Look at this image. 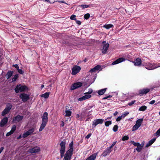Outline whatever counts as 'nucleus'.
I'll return each instance as SVG.
<instances>
[{
	"label": "nucleus",
	"instance_id": "nucleus-51",
	"mask_svg": "<svg viewBox=\"0 0 160 160\" xmlns=\"http://www.w3.org/2000/svg\"><path fill=\"white\" fill-rule=\"evenodd\" d=\"M13 133L11 131L8 132L7 134H6V136H10V135H11Z\"/></svg>",
	"mask_w": 160,
	"mask_h": 160
},
{
	"label": "nucleus",
	"instance_id": "nucleus-46",
	"mask_svg": "<svg viewBox=\"0 0 160 160\" xmlns=\"http://www.w3.org/2000/svg\"><path fill=\"white\" fill-rule=\"evenodd\" d=\"M92 90L91 88H89L88 90V91L86 93L88 94H91L92 93Z\"/></svg>",
	"mask_w": 160,
	"mask_h": 160
},
{
	"label": "nucleus",
	"instance_id": "nucleus-49",
	"mask_svg": "<svg viewBox=\"0 0 160 160\" xmlns=\"http://www.w3.org/2000/svg\"><path fill=\"white\" fill-rule=\"evenodd\" d=\"M116 142H113L112 145H111V146L109 147V148L111 149L114 146V145L116 144Z\"/></svg>",
	"mask_w": 160,
	"mask_h": 160
},
{
	"label": "nucleus",
	"instance_id": "nucleus-45",
	"mask_svg": "<svg viewBox=\"0 0 160 160\" xmlns=\"http://www.w3.org/2000/svg\"><path fill=\"white\" fill-rule=\"evenodd\" d=\"M135 102H136L135 100H134L133 101H132L131 102H129L128 103V105L129 106H131L132 105L134 104Z\"/></svg>",
	"mask_w": 160,
	"mask_h": 160
},
{
	"label": "nucleus",
	"instance_id": "nucleus-13",
	"mask_svg": "<svg viewBox=\"0 0 160 160\" xmlns=\"http://www.w3.org/2000/svg\"><path fill=\"white\" fill-rule=\"evenodd\" d=\"M20 97L23 102L27 101L29 98V95L25 93L21 94L20 95Z\"/></svg>",
	"mask_w": 160,
	"mask_h": 160
},
{
	"label": "nucleus",
	"instance_id": "nucleus-32",
	"mask_svg": "<svg viewBox=\"0 0 160 160\" xmlns=\"http://www.w3.org/2000/svg\"><path fill=\"white\" fill-rule=\"evenodd\" d=\"M103 27L108 29L113 27V25L111 24H105L103 26Z\"/></svg>",
	"mask_w": 160,
	"mask_h": 160
},
{
	"label": "nucleus",
	"instance_id": "nucleus-27",
	"mask_svg": "<svg viewBox=\"0 0 160 160\" xmlns=\"http://www.w3.org/2000/svg\"><path fill=\"white\" fill-rule=\"evenodd\" d=\"M73 142H71V143L69 144V149L68 151H68L72 152H73Z\"/></svg>",
	"mask_w": 160,
	"mask_h": 160
},
{
	"label": "nucleus",
	"instance_id": "nucleus-6",
	"mask_svg": "<svg viewBox=\"0 0 160 160\" xmlns=\"http://www.w3.org/2000/svg\"><path fill=\"white\" fill-rule=\"evenodd\" d=\"M104 120L102 119H97L94 120L92 121V128H94L96 127L97 125L98 124H102Z\"/></svg>",
	"mask_w": 160,
	"mask_h": 160
},
{
	"label": "nucleus",
	"instance_id": "nucleus-61",
	"mask_svg": "<svg viewBox=\"0 0 160 160\" xmlns=\"http://www.w3.org/2000/svg\"><path fill=\"white\" fill-rule=\"evenodd\" d=\"M112 118V117H110L107 118L106 119H105V120H107L108 119H110Z\"/></svg>",
	"mask_w": 160,
	"mask_h": 160
},
{
	"label": "nucleus",
	"instance_id": "nucleus-40",
	"mask_svg": "<svg viewBox=\"0 0 160 160\" xmlns=\"http://www.w3.org/2000/svg\"><path fill=\"white\" fill-rule=\"evenodd\" d=\"M16 129V126L15 125H13L11 129V130L13 133L15 131Z\"/></svg>",
	"mask_w": 160,
	"mask_h": 160
},
{
	"label": "nucleus",
	"instance_id": "nucleus-44",
	"mask_svg": "<svg viewBox=\"0 0 160 160\" xmlns=\"http://www.w3.org/2000/svg\"><path fill=\"white\" fill-rule=\"evenodd\" d=\"M156 140V138H153L151 139L150 141L148 142L151 145H152L153 143Z\"/></svg>",
	"mask_w": 160,
	"mask_h": 160
},
{
	"label": "nucleus",
	"instance_id": "nucleus-55",
	"mask_svg": "<svg viewBox=\"0 0 160 160\" xmlns=\"http://www.w3.org/2000/svg\"><path fill=\"white\" fill-rule=\"evenodd\" d=\"M75 21L76 23L77 24H78L79 25H80L81 24V22L80 21L77 20V19Z\"/></svg>",
	"mask_w": 160,
	"mask_h": 160
},
{
	"label": "nucleus",
	"instance_id": "nucleus-20",
	"mask_svg": "<svg viewBox=\"0 0 160 160\" xmlns=\"http://www.w3.org/2000/svg\"><path fill=\"white\" fill-rule=\"evenodd\" d=\"M133 62L135 65L140 66L142 63L141 59L140 58H138Z\"/></svg>",
	"mask_w": 160,
	"mask_h": 160
},
{
	"label": "nucleus",
	"instance_id": "nucleus-23",
	"mask_svg": "<svg viewBox=\"0 0 160 160\" xmlns=\"http://www.w3.org/2000/svg\"><path fill=\"white\" fill-rule=\"evenodd\" d=\"M130 99L128 95L123 94L121 99L122 102H124L125 101L129 100Z\"/></svg>",
	"mask_w": 160,
	"mask_h": 160
},
{
	"label": "nucleus",
	"instance_id": "nucleus-18",
	"mask_svg": "<svg viewBox=\"0 0 160 160\" xmlns=\"http://www.w3.org/2000/svg\"><path fill=\"white\" fill-rule=\"evenodd\" d=\"M40 150L39 147H36L29 150V152L31 153H36L38 152Z\"/></svg>",
	"mask_w": 160,
	"mask_h": 160
},
{
	"label": "nucleus",
	"instance_id": "nucleus-36",
	"mask_svg": "<svg viewBox=\"0 0 160 160\" xmlns=\"http://www.w3.org/2000/svg\"><path fill=\"white\" fill-rule=\"evenodd\" d=\"M18 77V74H16L15 75H14V77L12 79V82H14L15 81Z\"/></svg>",
	"mask_w": 160,
	"mask_h": 160
},
{
	"label": "nucleus",
	"instance_id": "nucleus-31",
	"mask_svg": "<svg viewBox=\"0 0 160 160\" xmlns=\"http://www.w3.org/2000/svg\"><path fill=\"white\" fill-rule=\"evenodd\" d=\"M50 94L49 92H46L43 94H42L41 95V96L42 97H43L45 98H48Z\"/></svg>",
	"mask_w": 160,
	"mask_h": 160
},
{
	"label": "nucleus",
	"instance_id": "nucleus-52",
	"mask_svg": "<svg viewBox=\"0 0 160 160\" xmlns=\"http://www.w3.org/2000/svg\"><path fill=\"white\" fill-rule=\"evenodd\" d=\"M12 66L16 68L17 69H18L19 68V66L18 64H13L12 65Z\"/></svg>",
	"mask_w": 160,
	"mask_h": 160
},
{
	"label": "nucleus",
	"instance_id": "nucleus-62",
	"mask_svg": "<svg viewBox=\"0 0 160 160\" xmlns=\"http://www.w3.org/2000/svg\"><path fill=\"white\" fill-rule=\"evenodd\" d=\"M21 138V135H20L18 137H17V139H19Z\"/></svg>",
	"mask_w": 160,
	"mask_h": 160
},
{
	"label": "nucleus",
	"instance_id": "nucleus-48",
	"mask_svg": "<svg viewBox=\"0 0 160 160\" xmlns=\"http://www.w3.org/2000/svg\"><path fill=\"white\" fill-rule=\"evenodd\" d=\"M18 72L21 74H23L24 72L22 71V69H19V68L17 69Z\"/></svg>",
	"mask_w": 160,
	"mask_h": 160
},
{
	"label": "nucleus",
	"instance_id": "nucleus-22",
	"mask_svg": "<svg viewBox=\"0 0 160 160\" xmlns=\"http://www.w3.org/2000/svg\"><path fill=\"white\" fill-rule=\"evenodd\" d=\"M8 121V118L7 117L4 118L1 120L0 123L1 127H3L6 124Z\"/></svg>",
	"mask_w": 160,
	"mask_h": 160
},
{
	"label": "nucleus",
	"instance_id": "nucleus-64",
	"mask_svg": "<svg viewBox=\"0 0 160 160\" xmlns=\"http://www.w3.org/2000/svg\"><path fill=\"white\" fill-rule=\"evenodd\" d=\"M44 87V85L42 84L41 86V89H42Z\"/></svg>",
	"mask_w": 160,
	"mask_h": 160
},
{
	"label": "nucleus",
	"instance_id": "nucleus-58",
	"mask_svg": "<svg viewBox=\"0 0 160 160\" xmlns=\"http://www.w3.org/2000/svg\"><path fill=\"white\" fill-rule=\"evenodd\" d=\"M151 145L149 142L146 144V147L147 148L149 147Z\"/></svg>",
	"mask_w": 160,
	"mask_h": 160
},
{
	"label": "nucleus",
	"instance_id": "nucleus-57",
	"mask_svg": "<svg viewBox=\"0 0 160 160\" xmlns=\"http://www.w3.org/2000/svg\"><path fill=\"white\" fill-rule=\"evenodd\" d=\"M64 125V123L63 121H62L61 124L60 126L61 127H63Z\"/></svg>",
	"mask_w": 160,
	"mask_h": 160
},
{
	"label": "nucleus",
	"instance_id": "nucleus-56",
	"mask_svg": "<svg viewBox=\"0 0 160 160\" xmlns=\"http://www.w3.org/2000/svg\"><path fill=\"white\" fill-rule=\"evenodd\" d=\"M96 71V70H95L94 68L91 69L90 71H89V72H95Z\"/></svg>",
	"mask_w": 160,
	"mask_h": 160
},
{
	"label": "nucleus",
	"instance_id": "nucleus-24",
	"mask_svg": "<svg viewBox=\"0 0 160 160\" xmlns=\"http://www.w3.org/2000/svg\"><path fill=\"white\" fill-rule=\"evenodd\" d=\"M97 154V153H95L87 158L86 160H95Z\"/></svg>",
	"mask_w": 160,
	"mask_h": 160
},
{
	"label": "nucleus",
	"instance_id": "nucleus-9",
	"mask_svg": "<svg viewBox=\"0 0 160 160\" xmlns=\"http://www.w3.org/2000/svg\"><path fill=\"white\" fill-rule=\"evenodd\" d=\"M130 142L133 144L134 146H137L136 150L138 152H140L142 150L143 147L138 142H135L133 141H131Z\"/></svg>",
	"mask_w": 160,
	"mask_h": 160
},
{
	"label": "nucleus",
	"instance_id": "nucleus-21",
	"mask_svg": "<svg viewBox=\"0 0 160 160\" xmlns=\"http://www.w3.org/2000/svg\"><path fill=\"white\" fill-rule=\"evenodd\" d=\"M150 91V89L148 88H144L141 90H140L139 91V94H146Z\"/></svg>",
	"mask_w": 160,
	"mask_h": 160
},
{
	"label": "nucleus",
	"instance_id": "nucleus-2",
	"mask_svg": "<svg viewBox=\"0 0 160 160\" xmlns=\"http://www.w3.org/2000/svg\"><path fill=\"white\" fill-rule=\"evenodd\" d=\"M145 68L149 70H153L160 67V63L156 64L150 62L145 63L143 64Z\"/></svg>",
	"mask_w": 160,
	"mask_h": 160
},
{
	"label": "nucleus",
	"instance_id": "nucleus-37",
	"mask_svg": "<svg viewBox=\"0 0 160 160\" xmlns=\"http://www.w3.org/2000/svg\"><path fill=\"white\" fill-rule=\"evenodd\" d=\"M118 126L117 125H115L113 128V130L114 132H116L118 130Z\"/></svg>",
	"mask_w": 160,
	"mask_h": 160
},
{
	"label": "nucleus",
	"instance_id": "nucleus-60",
	"mask_svg": "<svg viewBox=\"0 0 160 160\" xmlns=\"http://www.w3.org/2000/svg\"><path fill=\"white\" fill-rule=\"evenodd\" d=\"M118 113V112L117 111H116L115 113H114L113 115L114 116H115L116 115H117Z\"/></svg>",
	"mask_w": 160,
	"mask_h": 160
},
{
	"label": "nucleus",
	"instance_id": "nucleus-39",
	"mask_svg": "<svg viewBox=\"0 0 160 160\" xmlns=\"http://www.w3.org/2000/svg\"><path fill=\"white\" fill-rule=\"evenodd\" d=\"M90 17V14L89 13H87L84 15V18L85 19H88Z\"/></svg>",
	"mask_w": 160,
	"mask_h": 160
},
{
	"label": "nucleus",
	"instance_id": "nucleus-5",
	"mask_svg": "<svg viewBox=\"0 0 160 160\" xmlns=\"http://www.w3.org/2000/svg\"><path fill=\"white\" fill-rule=\"evenodd\" d=\"M143 121V119L140 118L138 119L132 128V131H134L137 130L141 126Z\"/></svg>",
	"mask_w": 160,
	"mask_h": 160
},
{
	"label": "nucleus",
	"instance_id": "nucleus-50",
	"mask_svg": "<svg viewBox=\"0 0 160 160\" xmlns=\"http://www.w3.org/2000/svg\"><path fill=\"white\" fill-rule=\"evenodd\" d=\"M80 115L78 114H77L76 115V118H77L79 120L81 121L82 120V118L81 117L80 118Z\"/></svg>",
	"mask_w": 160,
	"mask_h": 160
},
{
	"label": "nucleus",
	"instance_id": "nucleus-41",
	"mask_svg": "<svg viewBox=\"0 0 160 160\" xmlns=\"http://www.w3.org/2000/svg\"><path fill=\"white\" fill-rule=\"evenodd\" d=\"M154 135L158 136L160 135V128L154 133Z\"/></svg>",
	"mask_w": 160,
	"mask_h": 160
},
{
	"label": "nucleus",
	"instance_id": "nucleus-34",
	"mask_svg": "<svg viewBox=\"0 0 160 160\" xmlns=\"http://www.w3.org/2000/svg\"><path fill=\"white\" fill-rule=\"evenodd\" d=\"M112 123L111 121H107L105 122V125L106 127H108Z\"/></svg>",
	"mask_w": 160,
	"mask_h": 160
},
{
	"label": "nucleus",
	"instance_id": "nucleus-54",
	"mask_svg": "<svg viewBox=\"0 0 160 160\" xmlns=\"http://www.w3.org/2000/svg\"><path fill=\"white\" fill-rule=\"evenodd\" d=\"M91 135H92V134L91 133H90L88 134L86 137V138L87 139L91 137Z\"/></svg>",
	"mask_w": 160,
	"mask_h": 160
},
{
	"label": "nucleus",
	"instance_id": "nucleus-47",
	"mask_svg": "<svg viewBox=\"0 0 160 160\" xmlns=\"http://www.w3.org/2000/svg\"><path fill=\"white\" fill-rule=\"evenodd\" d=\"M122 118H123L121 117V116H119L116 119V121L117 122L119 121L122 119Z\"/></svg>",
	"mask_w": 160,
	"mask_h": 160
},
{
	"label": "nucleus",
	"instance_id": "nucleus-8",
	"mask_svg": "<svg viewBox=\"0 0 160 160\" xmlns=\"http://www.w3.org/2000/svg\"><path fill=\"white\" fill-rule=\"evenodd\" d=\"M35 131V128H32L28 129V131L25 132H24L22 135L23 138H25L29 135H31L33 134V133Z\"/></svg>",
	"mask_w": 160,
	"mask_h": 160
},
{
	"label": "nucleus",
	"instance_id": "nucleus-16",
	"mask_svg": "<svg viewBox=\"0 0 160 160\" xmlns=\"http://www.w3.org/2000/svg\"><path fill=\"white\" fill-rule=\"evenodd\" d=\"M23 118V116L18 115L13 118L12 122H18L21 121Z\"/></svg>",
	"mask_w": 160,
	"mask_h": 160
},
{
	"label": "nucleus",
	"instance_id": "nucleus-14",
	"mask_svg": "<svg viewBox=\"0 0 160 160\" xmlns=\"http://www.w3.org/2000/svg\"><path fill=\"white\" fill-rule=\"evenodd\" d=\"M84 94L85 95L78 99L79 101H82L85 99H89L91 97V95L90 94H88L86 92L84 93Z\"/></svg>",
	"mask_w": 160,
	"mask_h": 160
},
{
	"label": "nucleus",
	"instance_id": "nucleus-29",
	"mask_svg": "<svg viewBox=\"0 0 160 160\" xmlns=\"http://www.w3.org/2000/svg\"><path fill=\"white\" fill-rule=\"evenodd\" d=\"M13 72L11 71H8L6 75L7 79L9 78L12 75Z\"/></svg>",
	"mask_w": 160,
	"mask_h": 160
},
{
	"label": "nucleus",
	"instance_id": "nucleus-59",
	"mask_svg": "<svg viewBox=\"0 0 160 160\" xmlns=\"http://www.w3.org/2000/svg\"><path fill=\"white\" fill-rule=\"evenodd\" d=\"M144 143H145V142L144 141H143L142 142L141 144H140L141 145V146L143 147V146H144Z\"/></svg>",
	"mask_w": 160,
	"mask_h": 160
},
{
	"label": "nucleus",
	"instance_id": "nucleus-28",
	"mask_svg": "<svg viewBox=\"0 0 160 160\" xmlns=\"http://www.w3.org/2000/svg\"><path fill=\"white\" fill-rule=\"evenodd\" d=\"M89 6V5L86 4H82L79 5L77 6V9H78V8H81L82 9H84L88 8Z\"/></svg>",
	"mask_w": 160,
	"mask_h": 160
},
{
	"label": "nucleus",
	"instance_id": "nucleus-12",
	"mask_svg": "<svg viewBox=\"0 0 160 160\" xmlns=\"http://www.w3.org/2000/svg\"><path fill=\"white\" fill-rule=\"evenodd\" d=\"M82 85V83L80 82H78L73 84L71 87V90L75 89L81 87Z\"/></svg>",
	"mask_w": 160,
	"mask_h": 160
},
{
	"label": "nucleus",
	"instance_id": "nucleus-15",
	"mask_svg": "<svg viewBox=\"0 0 160 160\" xmlns=\"http://www.w3.org/2000/svg\"><path fill=\"white\" fill-rule=\"evenodd\" d=\"M109 46V44L108 43H107L103 45V48L102 49V52L103 53L105 54L106 53L107 50L108 49Z\"/></svg>",
	"mask_w": 160,
	"mask_h": 160
},
{
	"label": "nucleus",
	"instance_id": "nucleus-17",
	"mask_svg": "<svg viewBox=\"0 0 160 160\" xmlns=\"http://www.w3.org/2000/svg\"><path fill=\"white\" fill-rule=\"evenodd\" d=\"M112 151V150L108 147L103 152L102 155L103 157H105L108 154L110 153Z\"/></svg>",
	"mask_w": 160,
	"mask_h": 160
},
{
	"label": "nucleus",
	"instance_id": "nucleus-1",
	"mask_svg": "<svg viewBox=\"0 0 160 160\" xmlns=\"http://www.w3.org/2000/svg\"><path fill=\"white\" fill-rule=\"evenodd\" d=\"M42 119V123L39 129V131H42L45 128L48 122V113L45 112L41 117Z\"/></svg>",
	"mask_w": 160,
	"mask_h": 160
},
{
	"label": "nucleus",
	"instance_id": "nucleus-42",
	"mask_svg": "<svg viewBox=\"0 0 160 160\" xmlns=\"http://www.w3.org/2000/svg\"><path fill=\"white\" fill-rule=\"evenodd\" d=\"M129 137L127 136H123L122 139V141H125V140H128L129 139Z\"/></svg>",
	"mask_w": 160,
	"mask_h": 160
},
{
	"label": "nucleus",
	"instance_id": "nucleus-43",
	"mask_svg": "<svg viewBox=\"0 0 160 160\" xmlns=\"http://www.w3.org/2000/svg\"><path fill=\"white\" fill-rule=\"evenodd\" d=\"M76 16L75 15H72L70 17V19L72 20H76Z\"/></svg>",
	"mask_w": 160,
	"mask_h": 160
},
{
	"label": "nucleus",
	"instance_id": "nucleus-4",
	"mask_svg": "<svg viewBox=\"0 0 160 160\" xmlns=\"http://www.w3.org/2000/svg\"><path fill=\"white\" fill-rule=\"evenodd\" d=\"M65 144L66 143L63 141H61L60 143V156L61 158L64 156V155L65 151Z\"/></svg>",
	"mask_w": 160,
	"mask_h": 160
},
{
	"label": "nucleus",
	"instance_id": "nucleus-3",
	"mask_svg": "<svg viewBox=\"0 0 160 160\" xmlns=\"http://www.w3.org/2000/svg\"><path fill=\"white\" fill-rule=\"evenodd\" d=\"M28 89L27 87L24 85H22L21 84L18 85L15 89V91L16 93L19 92H23Z\"/></svg>",
	"mask_w": 160,
	"mask_h": 160
},
{
	"label": "nucleus",
	"instance_id": "nucleus-10",
	"mask_svg": "<svg viewBox=\"0 0 160 160\" xmlns=\"http://www.w3.org/2000/svg\"><path fill=\"white\" fill-rule=\"evenodd\" d=\"M81 69V68L79 66L77 65L74 66L72 69V75H76L80 71Z\"/></svg>",
	"mask_w": 160,
	"mask_h": 160
},
{
	"label": "nucleus",
	"instance_id": "nucleus-53",
	"mask_svg": "<svg viewBox=\"0 0 160 160\" xmlns=\"http://www.w3.org/2000/svg\"><path fill=\"white\" fill-rule=\"evenodd\" d=\"M155 102V101L154 100H152V101H151L150 102H148V103L150 104H154Z\"/></svg>",
	"mask_w": 160,
	"mask_h": 160
},
{
	"label": "nucleus",
	"instance_id": "nucleus-38",
	"mask_svg": "<svg viewBox=\"0 0 160 160\" xmlns=\"http://www.w3.org/2000/svg\"><path fill=\"white\" fill-rule=\"evenodd\" d=\"M129 114V112H125L121 115V117L123 118H124L126 116H127Z\"/></svg>",
	"mask_w": 160,
	"mask_h": 160
},
{
	"label": "nucleus",
	"instance_id": "nucleus-19",
	"mask_svg": "<svg viewBox=\"0 0 160 160\" xmlns=\"http://www.w3.org/2000/svg\"><path fill=\"white\" fill-rule=\"evenodd\" d=\"M125 60V59L123 58H119L115 61H114L112 64V65H114L118 64L119 63Z\"/></svg>",
	"mask_w": 160,
	"mask_h": 160
},
{
	"label": "nucleus",
	"instance_id": "nucleus-25",
	"mask_svg": "<svg viewBox=\"0 0 160 160\" xmlns=\"http://www.w3.org/2000/svg\"><path fill=\"white\" fill-rule=\"evenodd\" d=\"M97 154V153H95L87 158L86 160H95Z\"/></svg>",
	"mask_w": 160,
	"mask_h": 160
},
{
	"label": "nucleus",
	"instance_id": "nucleus-26",
	"mask_svg": "<svg viewBox=\"0 0 160 160\" xmlns=\"http://www.w3.org/2000/svg\"><path fill=\"white\" fill-rule=\"evenodd\" d=\"M107 88L102 89L100 90H98L97 91L98 93L100 95H101L103 94L106 92Z\"/></svg>",
	"mask_w": 160,
	"mask_h": 160
},
{
	"label": "nucleus",
	"instance_id": "nucleus-11",
	"mask_svg": "<svg viewBox=\"0 0 160 160\" xmlns=\"http://www.w3.org/2000/svg\"><path fill=\"white\" fill-rule=\"evenodd\" d=\"M72 155V152L67 151L64 157L63 160H70Z\"/></svg>",
	"mask_w": 160,
	"mask_h": 160
},
{
	"label": "nucleus",
	"instance_id": "nucleus-30",
	"mask_svg": "<svg viewBox=\"0 0 160 160\" xmlns=\"http://www.w3.org/2000/svg\"><path fill=\"white\" fill-rule=\"evenodd\" d=\"M65 116L70 117L71 116L72 114L71 111L70 110H66L65 111Z\"/></svg>",
	"mask_w": 160,
	"mask_h": 160
},
{
	"label": "nucleus",
	"instance_id": "nucleus-7",
	"mask_svg": "<svg viewBox=\"0 0 160 160\" xmlns=\"http://www.w3.org/2000/svg\"><path fill=\"white\" fill-rule=\"evenodd\" d=\"M12 107V105L10 104H8L6 106V108L2 112V116H4L5 114L8 113L10 111Z\"/></svg>",
	"mask_w": 160,
	"mask_h": 160
},
{
	"label": "nucleus",
	"instance_id": "nucleus-33",
	"mask_svg": "<svg viewBox=\"0 0 160 160\" xmlns=\"http://www.w3.org/2000/svg\"><path fill=\"white\" fill-rule=\"evenodd\" d=\"M96 71H100L102 69L101 66L100 65H97L94 67Z\"/></svg>",
	"mask_w": 160,
	"mask_h": 160
},
{
	"label": "nucleus",
	"instance_id": "nucleus-63",
	"mask_svg": "<svg viewBox=\"0 0 160 160\" xmlns=\"http://www.w3.org/2000/svg\"><path fill=\"white\" fill-rule=\"evenodd\" d=\"M61 3H65V4H67L66 2H65L64 1H63V0L61 1Z\"/></svg>",
	"mask_w": 160,
	"mask_h": 160
},
{
	"label": "nucleus",
	"instance_id": "nucleus-35",
	"mask_svg": "<svg viewBox=\"0 0 160 160\" xmlns=\"http://www.w3.org/2000/svg\"><path fill=\"white\" fill-rule=\"evenodd\" d=\"M147 108V107L145 106L141 107L139 108V110L140 111H145Z\"/></svg>",
	"mask_w": 160,
	"mask_h": 160
}]
</instances>
